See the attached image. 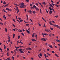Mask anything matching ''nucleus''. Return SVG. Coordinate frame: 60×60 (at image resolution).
Masks as SVG:
<instances>
[{"mask_svg": "<svg viewBox=\"0 0 60 60\" xmlns=\"http://www.w3.org/2000/svg\"><path fill=\"white\" fill-rule=\"evenodd\" d=\"M22 49H19V51H22Z\"/></svg>", "mask_w": 60, "mask_h": 60, "instance_id": "19", "label": "nucleus"}, {"mask_svg": "<svg viewBox=\"0 0 60 60\" xmlns=\"http://www.w3.org/2000/svg\"><path fill=\"white\" fill-rule=\"evenodd\" d=\"M39 55H40V56H42V54L41 53H40L39 54Z\"/></svg>", "mask_w": 60, "mask_h": 60, "instance_id": "21", "label": "nucleus"}, {"mask_svg": "<svg viewBox=\"0 0 60 60\" xmlns=\"http://www.w3.org/2000/svg\"><path fill=\"white\" fill-rule=\"evenodd\" d=\"M49 36H51V34H49Z\"/></svg>", "mask_w": 60, "mask_h": 60, "instance_id": "57", "label": "nucleus"}, {"mask_svg": "<svg viewBox=\"0 0 60 60\" xmlns=\"http://www.w3.org/2000/svg\"><path fill=\"white\" fill-rule=\"evenodd\" d=\"M8 15L9 17H11V15Z\"/></svg>", "mask_w": 60, "mask_h": 60, "instance_id": "64", "label": "nucleus"}, {"mask_svg": "<svg viewBox=\"0 0 60 60\" xmlns=\"http://www.w3.org/2000/svg\"><path fill=\"white\" fill-rule=\"evenodd\" d=\"M49 23L50 24V25H53V24H52V23H51L50 22H49Z\"/></svg>", "mask_w": 60, "mask_h": 60, "instance_id": "20", "label": "nucleus"}, {"mask_svg": "<svg viewBox=\"0 0 60 60\" xmlns=\"http://www.w3.org/2000/svg\"><path fill=\"white\" fill-rule=\"evenodd\" d=\"M21 34H22V35H23V36H24V33H21Z\"/></svg>", "mask_w": 60, "mask_h": 60, "instance_id": "26", "label": "nucleus"}, {"mask_svg": "<svg viewBox=\"0 0 60 60\" xmlns=\"http://www.w3.org/2000/svg\"><path fill=\"white\" fill-rule=\"evenodd\" d=\"M50 0L52 3H54V2H53V1H52V0Z\"/></svg>", "mask_w": 60, "mask_h": 60, "instance_id": "41", "label": "nucleus"}, {"mask_svg": "<svg viewBox=\"0 0 60 60\" xmlns=\"http://www.w3.org/2000/svg\"><path fill=\"white\" fill-rule=\"evenodd\" d=\"M30 6H31V7H32V4H30Z\"/></svg>", "mask_w": 60, "mask_h": 60, "instance_id": "63", "label": "nucleus"}, {"mask_svg": "<svg viewBox=\"0 0 60 60\" xmlns=\"http://www.w3.org/2000/svg\"><path fill=\"white\" fill-rule=\"evenodd\" d=\"M15 37V34H14L13 35V38L14 39V37Z\"/></svg>", "mask_w": 60, "mask_h": 60, "instance_id": "36", "label": "nucleus"}, {"mask_svg": "<svg viewBox=\"0 0 60 60\" xmlns=\"http://www.w3.org/2000/svg\"><path fill=\"white\" fill-rule=\"evenodd\" d=\"M7 56H9V53H8V52H7Z\"/></svg>", "mask_w": 60, "mask_h": 60, "instance_id": "43", "label": "nucleus"}, {"mask_svg": "<svg viewBox=\"0 0 60 60\" xmlns=\"http://www.w3.org/2000/svg\"><path fill=\"white\" fill-rule=\"evenodd\" d=\"M0 50L1 52H3V51H2V49L1 48H0Z\"/></svg>", "mask_w": 60, "mask_h": 60, "instance_id": "39", "label": "nucleus"}, {"mask_svg": "<svg viewBox=\"0 0 60 60\" xmlns=\"http://www.w3.org/2000/svg\"><path fill=\"white\" fill-rule=\"evenodd\" d=\"M38 4H40V5H41V3H40V2H38Z\"/></svg>", "mask_w": 60, "mask_h": 60, "instance_id": "25", "label": "nucleus"}, {"mask_svg": "<svg viewBox=\"0 0 60 60\" xmlns=\"http://www.w3.org/2000/svg\"><path fill=\"white\" fill-rule=\"evenodd\" d=\"M59 40H58V39H57L56 40V41H57V42H58V41Z\"/></svg>", "mask_w": 60, "mask_h": 60, "instance_id": "54", "label": "nucleus"}, {"mask_svg": "<svg viewBox=\"0 0 60 60\" xmlns=\"http://www.w3.org/2000/svg\"><path fill=\"white\" fill-rule=\"evenodd\" d=\"M19 10H18L17 11V13H18L19 12Z\"/></svg>", "mask_w": 60, "mask_h": 60, "instance_id": "32", "label": "nucleus"}, {"mask_svg": "<svg viewBox=\"0 0 60 60\" xmlns=\"http://www.w3.org/2000/svg\"><path fill=\"white\" fill-rule=\"evenodd\" d=\"M42 34L43 35V37H44V36H44V34L42 33Z\"/></svg>", "mask_w": 60, "mask_h": 60, "instance_id": "42", "label": "nucleus"}, {"mask_svg": "<svg viewBox=\"0 0 60 60\" xmlns=\"http://www.w3.org/2000/svg\"><path fill=\"white\" fill-rule=\"evenodd\" d=\"M50 29L51 30H53V28H51V27H50Z\"/></svg>", "mask_w": 60, "mask_h": 60, "instance_id": "37", "label": "nucleus"}, {"mask_svg": "<svg viewBox=\"0 0 60 60\" xmlns=\"http://www.w3.org/2000/svg\"><path fill=\"white\" fill-rule=\"evenodd\" d=\"M49 9L50 10H52V8L50 7H49Z\"/></svg>", "mask_w": 60, "mask_h": 60, "instance_id": "16", "label": "nucleus"}, {"mask_svg": "<svg viewBox=\"0 0 60 60\" xmlns=\"http://www.w3.org/2000/svg\"><path fill=\"white\" fill-rule=\"evenodd\" d=\"M14 4L15 5H16V6H19V5L17 4Z\"/></svg>", "mask_w": 60, "mask_h": 60, "instance_id": "9", "label": "nucleus"}, {"mask_svg": "<svg viewBox=\"0 0 60 60\" xmlns=\"http://www.w3.org/2000/svg\"><path fill=\"white\" fill-rule=\"evenodd\" d=\"M20 52L22 53H24V52L22 51H20Z\"/></svg>", "mask_w": 60, "mask_h": 60, "instance_id": "52", "label": "nucleus"}, {"mask_svg": "<svg viewBox=\"0 0 60 60\" xmlns=\"http://www.w3.org/2000/svg\"><path fill=\"white\" fill-rule=\"evenodd\" d=\"M51 4H52V5H53V6L55 5V4H54L53 3H52Z\"/></svg>", "mask_w": 60, "mask_h": 60, "instance_id": "29", "label": "nucleus"}, {"mask_svg": "<svg viewBox=\"0 0 60 60\" xmlns=\"http://www.w3.org/2000/svg\"><path fill=\"white\" fill-rule=\"evenodd\" d=\"M15 7L16 8V11H18V8L16 6Z\"/></svg>", "mask_w": 60, "mask_h": 60, "instance_id": "11", "label": "nucleus"}, {"mask_svg": "<svg viewBox=\"0 0 60 60\" xmlns=\"http://www.w3.org/2000/svg\"><path fill=\"white\" fill-rule=\"evenodd\" d=\"M36 10H37V11H39V9L38 8H37V7H36Z\"/></svg>", "mask_w": 60, "mask_h": 60, "instance_id": "8", "label": "nucleus"}, {"mask_svg": "<svg viewBox=\"0 0 60 60\" xmlns=\"http://www.w3.org/2000/svg\"><path fill=\"white\" fill-rule=\"evenodd\" d=\"M31 41H36L35 39H31Z\"/></svg>", "mask_w": 60, "mask_h": 60, "instance_id": "4", "label": "nucleus"}, {"mask_svg": "<svg viewBox=\"0 0 60 60\" xmlns=\"http://www.w3.org/2000/svg\"><path fill=\"white\" fill-rule=\"evenodd\" d=\"M18 39H20V36H18Z\"/></svg>", "mask_w": 60, "mask_h": 60, "instance_id": "58", "label": "nucleus"}, {"mask_svg": "<svg viewBox=\"0 0 60 60\" xmlns=\"http://www.w3.org/2000/svg\"><path fill=\"white\" fill-rule=\"evenodd\" d=\"M29 24H26V26H29Z\"/></svg>", "mask_w": 60, "mask_h": 60, "instance_id": "47", "label": "nucleus"}, {"mask_svg": "<svg viewBox=\"0 0 60 60\" xmlns=\"http://www.w3.org/2000/svg\"><path fill=\"white\" fill-rule=\"evenodd\" d=\"M6 10H7V11H8L9 10V8H6Z\"/></svg>", "mask_w": 60, "mask_h": 60, "instance_id": "27", "label": "nucleus"}, {"mask_svg": "<svg viewBox=\"0 0 60 60\" xmlns=\"http://www.w3.org/2000/svg\"><path fill=\"white\" fill-rule=\"evenodd\" d=\"M14 52H15V53H16V50H14Z\"/></svg>", "mask_w": 60, "mask_h": 60, "instance_id": "61", "label": "nucleus"}, {"mask_svg": "<svg viewBox=\"0 0 60 60\" xmlns=\"http://www.w3.org/2000/svg\"><path fill=\"white\" fill-rule=\"evenodd\" d=\"M23 47V46H20V48H22V47Z\"/></svg>", "mask_w": 60, "mask_h": 60, "instance_id": "62", "label": "nucleus"}, {"mask_svg": "<svg viewBox=\"0 0 60 60\" xmlns=\"http://www.w3.org/2000/svg\"><path fill=\"white\" fill-rule=\"evenodd\" d=\"M50 7H52V8H54V7L52 5H50Z\"/></svg>", "mask_w": 60, "mask_h": 60, "instance_id": "24", "label": "nucleus"}, {"mask_svg": "<svg viewBox=\"0 0 60 60\" xmlns=\"http://www.w3.org/2000/svg\"><path fill=\"white\" fill-rule=\"evenodd\" d=\"M12 24L13 26H14V27H16V26H15V25L14 24Z\"/></svg>", "mask_w": 60, "mask_h": 60, "instance_id": "38", "label": "nucleus"}, {"mask_svg": "<svg viewBox=\"0 0 60 60\" xmlns=\"http://www.w3.org/2000/svg\"><path fill=\"white\" fill-rule=\"evenodd\" d=\"M34 13V14H35V12L34 11H33L32 12Z\"/></svg>", "mask_w": 60, "mask_h": 60, "instance_id": "31", "label": "nucleus"}, {"mask_svg": "<svg viewBox=\"0 0 60 60\" xmlns=\"http://www.w3.org/2000/svg\"><path fill=\"white\" fill-rule=\"evenodd\" d=\"M40 13H41V9H40Z\"/></svg>", "mask_w": 60, "mask_h": 60, "instance_id": "50", "label": "nucleus"}, {"mask_svg": "<svg viewBox=\"0 0 60 60\" xmlns=\"http://www.w3.org/2000/svg\"><path fill=\"white\" fill-rule=\"evenodd\" d=\"M5 30L6 32H7V28H5Z\"/></svg>", "mask_w": 60, "mask_h": 60, "instance_id": "30", "label": "nucleus"}, {"mask_svg": "<svg viewBox=\"0 0 60 60\" xmlns=\"http://www.w3.org/2000/svg\"><path fill=\"white\" fill-rule=\"evenodd\" d=\"M5 15H4L3 16V18L4 19H5Z\"/></svg>", "mask_w": 60, "mask_h": 60, "instance_id": "51", "label": "nucleus"}, {"mask_svg": "<svg viewBox=\"0 0 60 60\" xmlns=\"http://www.w3.org/2000/svg\"><path fill=\"white\" fill-rule=\"evenodd\" d=\"M20 42L21 43V44H23V42H21V41H20Z\"/></svg>", "mask_w": 60, "mask_h": 60, "instance_id": "17", "label": "nucleus"}, {"mask_svg": "<svg viewBox=\"0 0 60 60\" xmlns=\"http://www.w3.org/2000/svg\"><path fill=\"white\" fill-rule=\"evenodd\" d=\"M26 31L27 32V33H28V34H30V32L28 30H26Z\"/></svg>", "mask_w": 60, "mask_h": 60, "instance_id": "5", "label": "nucleus"}, {"mask_svg": "<svg viewBox=\"0 0 60 60\" xmlns=\"http://www.w3.org/2000/svg\"><path fill=\"white\" fill-rule=\"evenodd\" d=\"M33 7H34V8H36V6L34 5L33 6Z\"/></svg>", "mask_w": 60, "mask_h": 60, "instance_id": "34", "label": "nucleus"}, {"mask_svg": "<svg viewBox=\"0 0 60 60\" xmlns=\"http://www.w3.org/2000/svg\"><path fill=\"white\" fill-rule=\"evenodd\" d=\"M47 54L49 56H50V54L47 53Z\"/></svg>", "mask_w": 60, "mask_h": 60, "instance_id": "45", "label": "nucleus"}, {"mask_svg": "<svg viewBox=\"0 0 60 60\" xmlns=\"http://www.w3.org/2000/svg\"><path fill=\"white\" fill-rule=\"evenodd\" d=\"M4 12H5L6 13H7V12L6 11H5V10H4Z\"/></svg>", "mask_w": 60, "mask_h": 60, "instance_id": "55", "label": "nucleus"}, {"mask_svg": "<svg viewBox=\"0 0 60 60\" xmlns=\"http://www.w3.org/2000/svg\"><path fill=\"white\" fill-rule=\"evenodd\" d=\"M13 21H14V22H16V21L14 19H13Z\"/></svg>", "mask_w": 60, "mask_h": 60, "instance_id": "35", "label": "nucleus"}, {"mask_svg": "<svg viewBox=\"0 0 60 60\" xmlns=\"http://www.w3.org/2000/svg\"><path fill=\"white\" fill-rule=\"evenodd\" d=\"M34 33H33V34H32V37H34Z\"/></svg>", "mask_w": 60, "mask_h": 60, "instance_id": "15", "label": "nucleus"}, {"mask_svg": "<svg viewBox=\"0 0 60 60\" xmlns=\"http://www.w3.org/2000/svg\"><path fill=\"white\" fill-rule=\"evenodd\" d=\"M8 11H11V9H10V8H9Z\"/></svg>", "mask_w": 60, "mask_h": 60, "instance_id": "23", "label": "nucleus"}, {"mask_svg": "<svg viewBox=\"0 0 60 60\" xmlns=\"http://www.w3.org/2000/svg\"><path fill=\"white\" fill-rule=\"evenodd\" d=\"M28 12H30V13H32V11L31 10H30L29 11H28Z\"/></svg>", "mask_w": 60, "mask_h": 60, "instance_id": "13", "label": "nucleus"}, {"mask_svg": "<svg viewBox=\"0 0 60 60\" xmlns=\"http://www.w3.org/2000/svg\"><path fill=\"white\" fill-rule=\"evenodd\" d=\"M44 56H45V58H46V56H47L46 55V54H44Z\"/></svg>", "mask_w": 60, "mask_h": 60, "instance_id": "28", "label": "nucleus"}, {"mask_svg": "<svg viewBox=\"0 0 60 60\" xmlns=\"http://www.w3.org/2000/svg\"><path fill=\"white\" fill-rule=\"evenodd\" d=\"M58 15L55 16V17H56V18H58Z\"/></svg>", "mask_w": 60, "mask_h": 60, "instance_id": "49", "label": "nucleus"}, {"mask_svg": "<svg viewBox=\"0 0 60 60\" xmlns=\"http://www.w3.org/2000/svg\"><path fill=\"white\" fill-rule=\"evenodd\" d=\"M43 26L44 27H46V26H45V24H44Z\"/></svg>", "mask_w": 60, "mask_h": 60, "instance_id": "53", "label": "nucleus"}, {"mask_svg": "<svg viewBox=\"0 0 60 60\" xmlns=\"http://www.w3.org/2000/svg\"><path fill=\"white\" fill-rule=\"evenodd\" d=\"M26 2H29V0H26L25 1Z\"/></svg>", "mask_w": 60, "mask_h": 60, "instance_id": "22", "label": "nucleus"}, {"mask_svg": "<svg viewBox=\"0 0 60 60\" xmlns=\"http://www.w3.org/2000/svg\"><path fill=\"white\" fill-rule=\"evenodd\" d=\"M26 49H27V50H32V49H31V48H27Z\"/></svg>", "mask_w": 60, "mask_h": 60, "instance_id": "3", "label": "nucleus"}, {"mask_svg": "<svg viewBox=\"0 0 60 60\" xmlns=\"http://www.w3.org/2000/svg\"><path fill=\"white\" fill-rule=\"evenodd\" d=\"M55 26H56V27H59V26L58 25H56Z\"/></svg>", "mask_w": 60, "mask_h": 60, "instance_id": "44", "label": "nucleus"}, {"mask_svg": "<svg viewBox=\"0 0 60 60\" xmlns=\"http://www.w3.org/2000/svg\"><path fill=\"white\" fill-rule=\"evenodd\" d=\"M18 19H19V20H21V19L20 18H20L19 17Z\"/></svg>", "mask_w": 60, "mask_h": 60, "instance_id": "48", "label": "nucleus"}, {"mask_svg": "<svg viewBox=\"0 0 60 60\" xmlns=\"http://www.w3.org/2000/svg\"><path fill=\"white\" fill-rule=\"evenodd\" d=\"M15 48H16V49H19V47H17L16 46H15Z\"/></svg>", "mask_w": 60, "mask_h": 60, "instance_id": "18", "label": "nucleus"}, {"mask_svg": "<svg viewBox=\"0 0 60 60\" xmlns=\"http://www.w3.org/2000/svg\"><path fill=\"white\" fill-rule=\"evenodd\" d=\"M45 2H42V3L43 4H45Z\"/></svg>", "mask_w": 60, "mask_h": 60, "instance_id": "14", "label": "nucleus"}, {"mask_svg": "<svg viewBox=\"0 0 60 60\" xmlns=\"http://www.w3.org/2000/svg\"><path fill=\"white\" fill-rule=\"evenodd\" d=\"M3 4L5 5L6 4V2H5V1H4L3 2Z\"/></svg>", "mask_w": 60, "mask_h": 60, "instance_id": "10", "label": "nucleus"}, {"mask_svg": "<svg viewBox=\"0 0 60 60\" xmlns=\"http://www.w3.org/2000/svg\"><path fill=\"white\" fill-rule=\"evenodd\" d=\"M36 5H37V6H38V3H36Z\"/></svg>", "mask_w": 60, "mask_h": 60, "instance_id": "46", "label": "nucleus"}, {"mask_svg": "<svg viewBox=\"0 0 60 60\" xmlns=\"http://www.w3.org/2000/svg\"><path fill=\"white\" fill-rule=\"evenodd\" d=\"M11 53H13V51H11Z\"/></svg>", "mask_w": 60, "mask_h": 60, "instance_id": "56", "label": "nucleus"}, {"mask_svg": "<svg viewBox=\"0 0 60 60\" xmlns=\"http://www.w3.org/2000/svg\"><path fill=\"white\" fill-rule=\"evenodd\" d=\"M12 58L13 59V60H14V57L13 56H12Z\"/></svg>", "mask_w": 60, "mask_h": 60, "instance_id": "59", "label": "nucleus"}, {"mask_svg": "<svg viewBox=\"0 0 60 60\" xmlns=\"http://www.w3.org/2000/svg\"><path fill=\"white\" fill-rule=\"evenodd\" d=\"M45 31H46V32H48L49 33V31L48 30H47L46 29H45Z\"/></svg>", "mask_w": 60, "mask_h": 60, "instance_id": "12", "label": "nucleus"}, {"mask_svg": "<svg viewBox=\"0 0 60 60\" xmlns=\"http://www.w3.org/2000/svg\"><path fill=\"white\" fill-rule=\"evenodd\" d=\"M9 4L8 3V4H7L6 5H5L4 6V7H6V6H8V5H9Z\"/></svg>", "mask_w": 60, "mask_h": 60, "instance_id": "6", "label": "nucleus"}, {"mask_svg": "<svg viewBox=\"0 0 60 60\" xmlns=\"http://www.w3.org/2000/svg\"><path fill=\"white\" fill-rule=\"evenodd\" d=\"M55 5L56 6V7H58V6L56 4H55Z\"/></svg>", "mask_w": 60, "mask_h": 60, "instance_id": "33", "label": "nucleus"}, {"mask_svg": "<svg viewBox=\"0 0 60 60\" xmlns=\"http://www.w3.org/2000/svg\"><path fill=\"white\" fill-rule=\"evenodd\" d=\"M21 5H20V7H24V6H26L24 5V3H21Z\"/></svg>", "mask_w": 60, "mask_h": 60, "instance_id": "1", "label": "nucleus"}, {"mask_svg": "<svg viewBox=\"0 0 60 60\" xmlns=\"http://www.w3.org/2000/svg\"><path fill=\"white\" fill-rule=\"evenodd\" d=\"M49 14H52V10H50L49 11Z\"/></svg>", "mask_w": 60, "mask_h": 60, "instance_id": "7", "label": "nucleus"}, {"mask_svg": "<svg viewBox=\"0 0 60 60\" xmlns=\"http://www.w3.org/2000/svg\"><path fill=\"white\" fill-rule=\"evenodd\" d=\"M22 21H23V20H22V19H21L20 20V22H22Z\"/></svg>", "mask_w": 60, "mask_h": 60, "instance_id": "40", "label": "nucleus"}, {"mask_svg": "<svg viewBox=\"0 0 60 60\" xmlns=\"http://www.w3.org/2000/svg\"><path fill=\"white\" fill-rule=\"evenodd\" d=\"M41 40L42 41H46V39L44 38H42L41 39Z\"/></svg>", "mask_w": 60, "mask_h": 60, "instance_id": "2", "label": "nucleus"}, {"mask_svg": "<svg viewBox=\"0 0 60 60\" xmlns=\"http://www.w3.org/2000/svg\"><path fill=\"white\" fill-rule=\"evenodd\" d=\"M17 43H20V42H19V41H17Z\"/></svg>", "mask_w": 60, "mask_h": 60, "instance_id": "60", "label": "nucleus"}]
</instances>
